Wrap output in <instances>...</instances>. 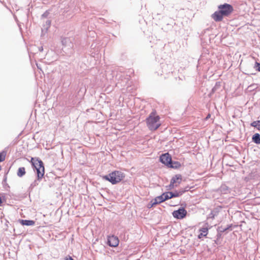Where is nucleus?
Masks as SVG:
<instances>
[{"mask_svg": "<svg viewBox=\"0 0 260 260\" xmlns=\"http://www.w3.org/2000/svg\"><path fill=\"white\" fill-rule=\"evenodd\" d=\"M218 9L224 16L229 15L233 10L232 6L227 4L219 6Z\"/></svg>", "mask_w": 260, "mask_h": 260, "instance_id": "4", "label": "nucleus"}, {"mask_svg": "<svg viewBox=\"0 0 260 260\" xmlns=\"http://www.w3.org/2000/svg\"><path fill=\"white\" fill-rule=\"evenodd\" d=\"M147 124L148 128L150 130L153 131L156 129L160 125L159 117L158 115H156L154 113H151L147 118Z\"/></svg>", "mask_w": 260, "mask_h": 260, "instance_id": "2", "label": "nucleus"}, {"mask_svg": "<svg viewBox=\"0 0 260 260\" xmlns=\"http://www.w3.org/2000/svg\"><path fill=\"white\" fill-rule=\"evenodd\" d=\"M164 201H165V199H164V195L162 194L161 196L157 197L156 198H155L154 201L153 202L151 206H152L154 205H156V204H159Z\"/></svg>", "mask_w": 260, "mask_h": 260, "instance_id": "11", "label": "nucleus"}, {"mask_svg": "<svg viewBox=\"0 0 260 260\" xmlns=\"http://www.w3.org/2000/svg\"><path fill=\"white\" fill-rule=\"evenodd\" d=\"M251 125L253 127H256L257 129L259 130V120L254 121L251 123Z\"/></svg>", "mask_w": 260, "mask_h": 260, "instance_id": "17", "label": "nucleus"}, {"mask_svg": "<svg viewBox=\"0 0 260 260\" xmlns=\"http://www.w3.org/2000/svg\"><path fill=\"white\" fill-rule=\"evenodd\" d=\"M169 193L170 192H167L163 193L165 201L172 198V197H170V194Z\"/></svg>", "mask_w": 260, "mask_h": 260, "instance_id": "19", "label": "nucleus"}, {"mask_svg": "<svg viewBox=\"0 0 260 260\" xmlns=\"http://www.w3.org/2000/svg\"><path fill=\"white\" fill-rule=\"evenodd\" d=\"M208 231L207 226L203 227L200 230V234L198 235V238L201 239L203 237L206 236L208 234Z\"/></svg>", "mask_w": 260, "mask_h": 260, "instance_id": "10", "label": "nucleus"}, {"mask_svg": "<svg viewBox=\"0 0 260 260\" xmlns=\"http://www.w3.org/2000/svg\"><path fill=\"white\" fill-rule=\"evenodd\" d=\"M188 189L185 190L184 189H180L179 190L177 191L179 193H180V196H181L184 192L186 191H187Z\"/></svg>", "mask_w": 260, "mask_h": 260, "instance_id": "22", "label": "nucleus"}, {"mask_svg": "<svg viewBox=\"0 0 260 260\" xmlns=\"http://www.w3.org/2000/svg\"><path fill=\"white\" fill-rule=\"evenodd\" d=\"M48 15V12H46L42 15V17H46Z\"/></svg>", "mask_w": 260, "mask_h": 260, "instance_id": "23", "label": "nucleus"}, {"mask_svg": "<svg viewBox=\"0 0 260 260\" xmlns=\"http://www.w3.org/2000/svg\"><path fill=\"white\" fill-rule=\"evenodd\" d=\"M182 181V176L180 174L176 175L171 180L170 185L168 186V189H172L175 187L178 186Z\"/></svg>", "mask_w": 260, "mask_h": 260, "instance_id": "5", "label": "nucleus"}, {"mask_svg": "<svg viewBox=\"0 0 260 260\" xmlns=\"http://www.w3.org/2000/svg\"><path fill=\"white\" fill-rule=\"evenodd\" d=\"M108 244L111 247H116L118 245V238L114 236H109L108 238Z\"/></svg>", "mask_w": 260, "mask_h": 260, "instance_id": "8", "label": "nucleus"}, {"mask_svg": "<svg viewBox=\"0 0 260 260\" xmlns=\"http://www.w3.org/2000/svg\"><path fill=\"white\" fill-rule=\"evenodd\" d=\"M65 260H74L71 257H70L69 258H67Z\"/></svg>", "mask_w": 260, "mask_h": 260, "instance_id": "24", "label": "nucleus"}, {"mask_svg": "<svg viewBox=\"0 0 260 260\" xmlns=\"http://www.w3.org/2000/svg\"><path fill=\"white\" fill-rule=\"evenodd\" d=\"M215 88H216V86L214 87V88H213V90H215Z\"/></svg>", "mask_w": 260, "mask_h": 260, "instance_id": "28", "label": "nucleus"}, {"mask_svg": "<svg viewBox=\"0 0 260 260\" xmlns=\"http://www.w3.org/2000/svg\"><path fill=\"white\" fill-rule=\"evenodd\" d=\"M259 130H260V120H259Z\"/></svg>", "mask_w": 260, "mask_h": 260, "instance_id": "27", "label": "nucleus"}, {"mask_svg": "<svg viewBox=\"0 0 260 260\" xmlns=\"http://www.w3.org/2000/svg\"><path fill=\"white\" fill-rule=\"evenodd\" d=\"M61 42L63 46H66L69 45L71 47V45H70L71 41H70V39L67 38H64L62 40Z\"/></svg>", "mask_w": 260, "mask_h": 260, "instance_id": "16", "label": "nucleus"}, {"mask_svg": "<svg viewBox=\"0 0 260 260\" xmlns=\"http://www.w3.org/2000/svg\"><path fill=\"white\" fill-rule=\"evenodd\" d=\"M37 66L38 68L40 69V67L39 66V65L38 64H37Z\"/></svg>", "mask_w": 260, "mask_h": 260, "instance_id": "26", "label": "nucleus"}, {"mask_svg": "<svg viewBox=\"0 0 260 260\" xmlns=\"http://www.w3.org/2000/svg\"><path fill=\"white\" fill-rule=\"evenodd\" d=\"M160 161L164 164L173 168V166L171 165L172 158L170 155L167 153L162 154L160 156Z\"/></svg>", "mask_w": 260, "mask_h": 260, "instance_id": "6", "label": "nucleus"}, {"mask_svg": "<svg viewBox=\"0 0 260 260\" xmlns=\"http://www.w3.org/2000/svg\"><path fill=\"white\" fill-rule=\"evenodd\" d=\"M2 203V200L0 198V204Z\"/></svg>", "mask_w": 260, "mask_h": 260, "instance_id": "29", "label": "nucleus"}, {"mask_svg": "<svg viewBox=\"0 0 260 260\" xmlns=\"http://www.w3.org/2000/svg\"><path fill=\"white\" fill-rule=\"evenodd\" d=\"M223 16H224L221 14V13H220L219 11H216L212 15V18L215 21H220L222 20Z\"/></svg>", "mask_w": 260, "mask_h": 260, "instance_id": "9", "label": "nucleus"}, {"mask_svg": "<svg viewBox=\"0 0 260 260\" xmlns=\"http://www.w3.org/2000/svg\"><path fill=\"white\" fill-rule=\"evenodd\" d=\"M20 223L22 225L30 226L34 225L35 223L34 220H21Z\"/></svg>", "mask_w": 260, "mask_h": 260, "instance_id": "12", "label": "nucleus"}, {"mask_svg": "<svg viewBox=\"0 0 260 260\" xmlns=\"http://www.w3.org/2000/svg\"><path fill=\"white\" fill-rule=\"evenodd\" d=\"M51 24V21L50 20H47L45 24L43 25L42 28V33H46L48 30V28L50 27Z\"/></svg>", "mask_w": 260, "mask_h": 260, "instance_id": "13", "label": "nucleus"}, {"mask_svg": "<svg viewBox=\"0 0 260 260\" xmlns=\"http://www.w3.org/2000/svg\"><path fill=\"white\" fill-rule=\"evenodd\" d=\"M25 174V169L24 167H21L18 169V172H17V176L21 177L23 175H24Z\"/></svg>", "mask_w": 260, "mask_h": 260, "instance_id": "15", "label": "nucleus"}, {"mask_svg": "<svg viewBox=\"0 0 260 260\" xmlns=\"http://www.w3.org/2000/svg\"><path fill=\"white\" fill-rule=\"evenodd\" d=\"M31 162L36 170L38 180H40L44 176L45 173L43 163L42 160L32 157L31 159Z\"/></svg>", "mask_w": 260, "mask_h": 260, "instance_id": "1", "label": "nucleus"}, {"mask_svg": "<svg viewBox=\"0 0 260 260\" xmlns=\"http://www.w3.org/2000/svg\"><path fill=\"white\" fill-rule=\"evenodd\" d=\"M186 214L187 212L183 208H179L178 210L173 212V216L177 219L183 218Z\"/></svg>", "mask_w": 260, "mask_h": 260, "instance_id": "7", "label": "nucleus"}, {"mask_svg": "<svg viewBox=\"0 0 260 260\" xmlns=\"http://www.w3.org/2000/svg\"><path fill=\"white\" fill-rule=\"evenodd\" d=\"M255 68L257 71L260 72V63L256 62L255 65Z\"/></svg>", "mask_w": 260, "mask_h": 260, "instance_id": "21", "label": "nucleus"}, {"mask_svg": "<svg viewBox=\"0 0 260 260\" xmlns=\"http://www.w3.org/2000/svg\"><path fill=\"white\" fill-rule=\"evenodd\" d=\"M124 177V176L122 172L114 171L108 175L105 176L104 178L114 184L122 180Z\"/></svg>", "mask_w": 260, "mask_h": 260, "instance_id": "3", "label": "nucleus"}, {"mask_svg": "<svg viewBox=\"0 0 260 260\" xmlns=\"http://www.w3.org/2000/svg\"><path fill=\"white\" fill-rule=\"evenodd\" d=\"M170 197L172 198L178 197L180 196V193H179L177 191H175L174 192H170Z\"/></svg>", "mask_w": 260, "mask_h": 260, "instance_id": "18", "label": "nucleus"}, {"mask_svg": "<svg viewBox=\"0 0 260 260\" xmlns=\"http://www.w3.org/2000/svg\"><path fill=\"white\" fill-rule=\"evenodd\" d=\"M6 156V153L3 151L0 153V162H2L5 160Z\"/></svg>", "mask_w": 260, "mask_h": 260, "instance_id": "20", "label": "nucleus"}, {"mask_svg": "<svg viewBox=\"0 0 260 260\" xmlns=\"http://www.w3.org/2000/svg\"><path fill=\"white\" fill-rule=\"evenodd\" d=\"M36 185V181H35L34 184H32L31 185V186H32V185L35 186Z\"/></svg>", "mask_w": 260, "mask_h": 260, "instance_id": "25", "label": "nucleus"}, {"mask_svg": "<svg viewBox=\"0 0 260 260\" xmlns=\"http://www.w3.org/2000/svg\"><path fill=\"white\" fill-rule=\"evenodd\" d=\"M252 141L256 144H260V135L256 133L252 136Z\"/></svg>", "mask_w": 260, "mask_h": 260, "instance_id": "14", "label": "nucleus"}]
</instances>
